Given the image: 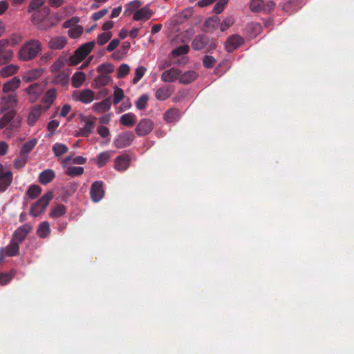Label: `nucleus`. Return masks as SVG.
<instances>
[{"label": "nucleus", "instance_id": "nucleus-1", "mask_svg": "<svg viewBox=\"0 0 354 354\" xmlns=\"http://www.w3.org/2000/svg\"><path fill=\"white\" fill-rule=\"evenodd\" d=\"M41 50V42L37 39H31L22 46L18 53V57L21 61H30L35 58Z\"/></svg>", "mask_w": 354, "mask_h": 354}, {"label": "nucleus", "instance_id": "nucleus-2", "mask_svg": "<svg viewBox=\"0 0 354 354\" xmlns=\"http://www.w3.org/2000/svg\"><path fill=\"white\" fill-rule=\"evenodd\" d=\"M53 197L54 194L52 191L47 192L38 201L31 205L29 214L33 217H37L44 213Z\"/></svg>", "mask_w": 354, "mask_h": 354}, {"label": "nucleus", "instance_id": "nucleus-3", "mask_svg": "<svg viewBox=\"0 0 354 354\" xmlns=\"http://www.w3.org/2000/svg\"><path fill=\"white\" fill-rule=\"evenodd\" d=\"M17 104L18 100L16 93H3L0 101V114L13 109L17 106Z\"/></svg>", "mask_w": 354, "mask_h": 354}, {"label": "nucleus", "instance_id": "nucleus-4", "mask_svg": "<svg viewBox=\"0 0 354 354\" xmlns=\"http://www.w3.org/2000/svg\"><path fill=\"white\" fill-rule=\"evenodd\" d=\"M135 139L133 132L127 131L118 135L113 140V145L117 149H123L129 147Z\"/></svg>", "mask_w": 354, "mask_h": 354}, {"label": "nucleus", "instance_id": "nucleus-5", "mask_svg": "<svg viewBox=\"0 0 354 354\" xmlns=\"http://www.w3.org/2000/svg\"><path fill=\"white\" fill-rule=\"evenodd\" d=\"M153 127L154 123L152 120L144 118L138 122L136 127L135 131L138 136H145L153 131Z\"/></svg>", "mask_w": 354, "mask_h": 354}, {"label": "nucleus", "instance_id": "nucleus-6", "mask_svg": "<svg viewBox=\"0 0 354 354\" xmlns=\"http://www.w3.org/2000/svg\"><path fill=\"white\" fill-rule=\"evenodd\" d=\"M32 230V225L29 223H25L14 232L11 239L20 245Z\"/></svg>", "mask_w": 354, "mask_h": 354}, {"label": "nucleus", "instance_id": "nucleus-7", "mask_svg": "<svg viewBox=\"0 0 354 354\" xmlns=\"http://www.w3.org/2000/svg\"><path fill=\"white\" fill-rule=\"evenodd\" d=\"M104 194L105 192L102 181L97 180L92 183L90 189V196L93 202H99L104 196Z\"/></svg>", "mask_w": 354, "mask_h": 354}, {"label": "nucleus", "instance_id": "nucleus-8", "mask_svg": "<svg viewBox=\"0 0 354 354\" xmlns=\"http://www.w3.org/2000/svg\"><path fill=\"white\" fill-rule=\"evenodd\" d=\"M244 39L239 35H232L225 41V49L232 53L244 44Z\"/></svg>", "mask_w": 354, "mask_h": 354}, {"label": "nucleus", "instance_id": "nucleus-9", "mask_svg": "<svg viewBox=\"0 0 354 354\" xmlns=\"http://www.w3.org/2000/svg\"><path fill=\"white\" fill-rule=\"evenodd\" d=\"M28 100L31 103L35 102L44 92V86L40 83H34L26 88Z\"/></svg>", "mask_w": 354, "mask_h": 354}, {"label": "nucleus", "instance_id": "nucleus-10", "mask_svg": "<svg viewBox=\"0 0 354 354\" xmlns=\"http://www.w3.org/2000/svg\"><path fill=\"white\" fill-rule=\"evenodd\" d=\"M19 254V244L11 239L8 246L0 249V262L2 261L6 257H15Z\"/></svg>", "mask_w": 354, "mask_h": 354}, {"label": "nucleus", "instance_id": "nucleus-11", "mask_svg": "<svg viewBox=\"0 0 354 354\" xmlns=\"http://www.w3.org/2000/svg\"><path fill=\"white\" fill-rule=\"evenodd\" d=\"M8 44V39L0 40V65L8 63L13 57V51L6 48Z\"/></svg>", "mask_w": 354, "mask_h": 354}, {"label": "nucleus", "instance_id": "nucleus-12", "mask_svg": "<svg viewBox=\"0 0 354 354\" xmlns=\"http://www.w3.org/2000/svg\"><path fill=\"white\" fill-rule=\"evenodd\" d=\"M131 161V156L127 153H122L115 158L114 169L118 171H126Z\"/></svg>", "mask_w": 354, "mask_h": 354}, {"label": "nucleus", "instance_id": "nucleus-13", "mask_svg": "<svg viewBox=\"0 0 354 354\" xmlns=\"http://www.w3.org/2000/svg\"><path fill=\"white\" fill-rule=\"evenodd\" d=\"M96 118L91 117L88 120L86 121L85 117H82V120L84 121L86 123L84 126L80 129V131L76 134V136L81 137H88L91 133H93L95 128V122Z\"/></svg>", "mask_w": 354, "mask_h": 354}, {"label": "nucleus", "instance_id": "nucleus-14", "mask_svg": "<svg viewBox=\"0 0 354 354\" xmlns=\"http://www.w3.org/2000/svg\"><path fill=\"white\" fill-rule=\"evenodd\" d=\"M13 180L12 172L3 169L0 172V193L4 192L12 184Z\"/></svg>", "mask_w": 354, "mask_h": 354}, {"label": "nucleus", "instance_id": "nucleus-15", "mask_svg": "<svg viewBox=\"0 0 354 354\" xmlns=\"http://www.w3.org/2000/svg\"><path fill=\"white\" fill-rule=\"evenodd\" d=\"M174 86L170 85H165L158 88L155 93V97L158 101H165L169 98L174 93Z\"/></svg>", "mask_w": 354, "mask_h": 354}, {"label": "nucleus", "instance_id": "nucleus-16", "mask_svg": "<svg viewBox=\"0 0 354 354\" xmlns=\"http://www.w3.org/2000/svg\"><path fill=\"white\" fill-rule=\"evenodd\" d=\"M181 73L180 69L172 67L162 73L161 80L163 82H174L176 80H179Z\"/></svg>", "mask_w": 354, "mask_h": 354}, {"label": "nucleus", "instance_id": "nucleus-17", "mask_svg": "<svg viewBox=\"0 0 354 354\" xmlns=\"http://www.w3.org/2000/svg\"><path fill=\"white\" fill-rule=\"evenodd\" d=\"M21 80L19 77L15 76L8 81L3 83L2 86L3 93H15V91L20 87Z\"/></svg>", "mask_w": 354, "mask_h": 354}, {"label": "nucleus", "instance_id": "nucleus-18", "mask_svg": "<svg viewBox=\"0 0 354 354\" xmlns=\"http://www.w3.org/2000/svg\"><path fill=\"white\" fill-rule=\"evenodd\" d=\"M153 14V10L147 5L136 10L133 15V19L134 21H147L152 17Z\"/></svg>", "mask_w": 354, "mask_h": 354}, {"label": "nucleus", "instance_id": "nucleus-19", "mask_svg": "<svg viewBox=\"0 0 354 354\" xmlns=\"http://www.w3.org/2000/svg\"><path fill=\"white\" fill-rule=\"evenodd\" d=\"M67 44V39L64 36L52 37L48 42V47L51 50H62Z\"/></svg>", "mask_w": 354, "mask_h": 354}, {"label": "nucleus", "instance_id": "nucleus-20", "mask_svg": "<svg viewBox=\"0 0 354 354\" xmlns=\"http://www.w3.org/2000/svg\"><path fill=\"white\" fill-rule=\"evenodd\" d=\"M43 107L40 104H37L30 109L28 116V123L30 126H33L41 115Z\"/></svg>", "mask_w": 354, "mask_h": 354}, {"label": "nucleus", "instance_id": "nucleus-21", "mask_svg": "<svg viewBox=\"0 0 354 354\" xmlns=\"http://www.w3.org/2000/svg\"><path fill=\"white\" fill-rule=\"evenodd\" d=\"M180 118V110L177 108L169 109L163 114V119L167 123H172L177 122L179 120Z\"/></svg>", "mask_w": 354, "mask_h": 354}, {"label": "nucleus", "instance_id": "nucleus-22", "mask_svg": "<svg viewBox=\"0 0 354 354\" xmlns=\"http://www.w3.org/2000/svg\"><path fill=\"white\" fill-rule=\"evenodd\" d=\"M209 42V38L205 35H196L192 40L191 46L195 50L203 49Z\"/></svg>", "mask_w": 354, "mask_h": 354}, {"label": "nucleus", "instance_id": "nucleus-23", "mask_svg": "<svg viewBox=\"0 0 354 354\" xmlns=\"http://www.w3.org/2000/svg\"><path fill=\"white\" fill-rule=\"evenodd\" d=\"M55 178V173L51 169H47L41 171L38 177V181L44 185L52 182Z\"/></svg>", "mask_w": 354, "mask_h": 354}, {"label": "nucleus", "instance_id": "nucleus-24", "mask_svg": "<svg viewBox=\"0 0 354 354\" xmlns=\"http://www.w3.org/2000/svg\"><path fill=\"white\" fill-rule=\"evenodd\" d=\"M220 24V19L217 16H212L207 19L203 24V31L205 32H212L216 30Z\"/></svg>", "mask_w": 354, "mask_h": 354}, {"label": "nucleus", "instance_id": "nucleus-25", "mask_svg": "<svg viewBox=\"0 0 354 354\" xmlns=\"http://www.w3.org/2000/svg\"><path fill=\"white\" fill-rule=\"evenodd\" d=\"M95 98V93L91 89H84L79 92L76 100L84 103L88 104L93 102Z\"/></svg>", "mask_w": 354, "mask_h": 354}, {"label": "nucleus", "instance_id": "nucleus-26", "mask_svg": "<svg viewBox=\"0 0 354 354\" xmlns=\"http://www.w3.org/2000/svg\"><path fill=\"white\" fill-rule=\"evenodd\" d=\"M19 70V66L16 64H10L0 70V76L2 78H8L16 75Z\"/></svg>", "mask_w": 354, "mask_h": 354}, {"label": "nucleus", "instance_id": "nucleus-27", "mask_svg": "<svg viewBox=\"0 0 354 354\" xmlns=\"http://www.w3.org/2000/svg\"><path fill=\"white\" fill-rule=\"evenodd\" d=\"M111 101L110 98H106L100 102H96L93 105V110L98 113H104L111 109Z\"/></svg>", "mask_w": 354, "mask_h": 354}, {"label": "nucleus", "instance_id": "nucleus-28", "mask_svg": "<svg viewBox=\"0 0 354 354\" xmlns=\"http://www.w3.org/2000/svg\"><path fill=\"white\" fill-rule=\"evenodd\" d=\"M69 82V75L65 71H61L57 74L52 80L54 85H60L62 87L68 85Z\"/></svg>", "mask_w": 354, "mask_h": 354}, {"label": "nucleus", "instance_id": "nucleus-29", "mask_svg": "<svg viewBox=\"0 0 354 354\" xmlns=\"http://www.w3.org/2000/svg\"><path fill=\"white\" fill-rule=\"evenodd\" d=\"M198 77L196 72L194 71H188L181 75H180L179 82L183 84H189L195 81Z\"/></svg>", "mask_w": 354, "mask_h": 354}, {"label": "nucleus", "instance_id": "nucleus-30", "mask_svg": "<svg viewBox=\"0 0 354 354\" xmlns=\"http://www.w3.org/2000/svg\"><path fill=\"white\" fill-rule=\"evenodd\" d=\"M111 158V151H106L99 153L95 159L94 162L99 168H101L110 160Z\"/></svg>", "mask_w": 354, "mask_h": 354}, {"label": "nucleus", "instance_id": "nucleus-31", "mask_svg": "<svg viewBox=\"0 0 354 354\" xmlns=\"http://www.w3.org/2000/svg\"><path fill=\"white\" fill-rule=\"evenodd\" d=\"M111 81V77L106 74L97 75L92 82V86L94 88H99L107 85Z\"/></svg>", "mask_w": 354, "mask_h": 354}, {"label": "nucleus", "instance_id": "nucleus-32", "mask_svg": "<svg viewBox=\"0 0 354 354\" xmlns=\"http://www.w3.org/2000/svg\"><path fill=\"white\" fill-rule=\"evenodd\" d=\"M86 80V75L82 71L76 72L71 78V84L73 88H80Z\"/></svg>", "mask_w": 354, "mask_h": 354}, {"label": "nucleus", "instance_id": "nucleus-33", "mask_svg": "<svg viewBox=\"0 0 354 354\" xmlns=\"http://www.w3.org/2000/svg\"><path fill=\"white\" fill-rule=\"evenodd\" d=\"M50 233V225L47 221L41 222L36 231L37 235L39 238L45 239L49 236Z\"/></svg>", "mask_w": 354, "mask_h": 354}, {"label": "nucleus", "instance_id": "nucleus-34", "mask_svg": "<svg viewBox=\"0 0 354 354\" xmlns=\"http://www.w3.org/2000/svg\"><path fill=\"white\" fill-rule=\"evenodd\" d=\"M16 111L14 109L7 111L0 118V129H4L16 115Z\"/></svg>", "mask_w": 354, "mask_h": 354}, {"label": "nucleus", "instance_id": "nucleus-35", "mask_svg": "<svg viewBox=\"0 0 354 354\" xmlns=\"http://www.w3.org/2000/svg\"><path fill=\"white\" fill-rule=\"evenodd\" d=\"M136 115L132 113H128L122 115L120 118V122L121 124L131 127L136 124Z\"/></svg>", "mask_w": 354, "mask_h": 354}, {"label": "nucleus", "instance_id": "nucleus-36", "mask_svg": "<svg viewBox=\"0 0 354 354\" xmlns=\"http://www.w3.org/2000/svg\"><path fill=\"white\" fill-rule=\"evenodd\" d=\"M37 143V140L36 138H32L27 142H26L21 147L20 149V155L28 156L29 153L35 148Z\"/></svg>", "mask_w": 354, "mask_h": 354}, {"label": "nucleus", "instance_id": "nucleus-37", "mask_svg": "<svg viewBox=\"0 0 354 354\" xmlns=\"http://www.w3.org/2000/svg\"><path fill=\"white\" fill-rule=\"evenodd\" d=\"M50 12V8L48 6H44L39 10L33 13L32 15V21L34 22H39L43 21Z\"/></svg>", "mask_w": 354, "mask_h": 354}, {"label": "nucleus", "instance_id": "nucleus-38", "mask_svg": "<svg viewBox=\"0 0 354 354\" xmlns=\"http://www.w3.org/2000/svg\"><path fill=\"white\" fill-rule=\"evenodd\" d=\"M43 72L44 71L41 68L28 71L27 73H26L23 80L26 82H30L39 77L43 74Z\"/></svg>", "mask_w": 354, "mask_h": 354}, {"label": "nucleus", "instance_id": "nucleus-39", "mask_svg": "<svg viewBox=\"0 0 354 354\" xmlns=\"http://www.w3.org/2000/svg\"><path fill=\"white\" fill-rule=\"evenodd\" d=\"M57 97V91L55 88H50L48 89L46 93L44 94L42 101L45 104H48V106H50Z\"/></svg>", "mask_w": 354, "mask_h": 354}, {"label": "nucleus", "instance_id": "nucleus-40", "mask_svg": "<svg viewBox=\"0 0 354 354\" xmlns=\"http://www.w3.org/2000/svg\"><path fill=\"white\" fill-rule=\"evenodd\" d=\"M66 207L62 204H59L57 205L53 208H52L49 214V216L53 218H59L64 216L66 214Z\"/></svg>", "mask_w": 354, "mask_h": 354}, {"label": "nucleus", "instance_id": "nucleus-41", "mask_svg": "<svg viewBox=\"0 0 354 354\" xmlns=\"http://www.w3.org/2000/svg\"><path fill=\"white\" fill-rule=\"evenodd\" d=\"M41 193V188L37 185H30L26 192L27 196L30 199L33 200L37 198Z\"/></svg>", "mask_w": 354, "mask_h": 354}, {"label": "nucleus", "instance_id": "nucleus-42", "mask_svg": "<svg viewBox=\"0 0 354 354\" xmlns=\"http://www.w3.org/2000/svg\"><path fill=\"white\" fill-rule=\"evenodd\" d=\"M142 6V3L139 0H134L125 6L124 14L128 15H131L132 12H135L138 8Z\"/></svg>", "mask_w": 354, "mask_h": 354}, {"label": "nucleus", "instance_id": "nucleus-43", "mask_svg": "<svg viewBox=\"0 0 354 354\" xmlns=\"http://www.w3.org/2000/svg\"><path fill=\"white\" fill-rule=\"evenodd\" d=\"M65 64L66 59L62 57H59L52 64V65L50 67V71L52 73H58L60 71V69L64 67Z\"/></svg>", "mask_w": 354, "mask_h": 354}, {"label": "nucleus", "instance_id": "nucleus-44", "mask_svg": "<svg viewBox=\"0 0 354 354\" xmlns=\"http://www.w3.org/2000/svg\"><path fill=\"white\" fill-rule=\"evenodd\" d=\"M16 272L14 270L8 272L0 273V286L8 284L15 275Z\"/></svg>", "mask_w": 354, "mask_h": 354}, {"label": "nucleus", "instance_id": "nucleus-45", "mask_svg": "<svg viewBox=\"0 0 354 354\" xmlns=\"http://www.w3.org/2000/svg\"><path fill=\"white\" fill-rule=\"evenodd\" d=\"M28 160V156L25 155L21 156L19 154V157L16 158L13 162L14 168L19 170L24 168L27 164Z\"/></svg>", "mask_w": 354, "mask_h": 354}, {"label": "nucleus", "instance_id": "nucleus-46", "mask_svg": "<svg viewBox=\"0 0 354 354\" xmlns=\"http://www.w3.org/2000/svg\"><path fill=\"white\" fill-rule=\"evenodd\" d=\"M68 151V148L66 145L62 143H55L53 146V151L55 156L59 157L63 154L66 153Z\"/></svg>", "mask_w": 354, "mask_h": 354}, {"label": "nucleus", "instance_id": "nucleus-47", "mask_svg": "<svg viewBox=\"0 0 354 354\" xmlns=\"http://www.w3.org/2000/svg\"><path fill=\"white\" fill-rule=\"evenodd\" d=\"M84 31V28L80 25H76L68 30V35L72 39L80 37Z\"/></svg>", "mask_w": 354, "mask_h": 354}, {"label": "nucleus", "instance_id": "nucleus-48", "mask_svg": "<svg viewBox=\"0 0 354 354\" xmlns=\"http://www.w3.org/2000/svg\"><path fill=\"white\" fill-rule=\"evenodd\" d=\"M147 69L145 66H140L135 70L134 77L132 80L133 84H137L145 74Z\"/></svg>", "mask_w": 354, "mask_h": 354}, {"label": "nucleus", "instance_id": "nucleus-49", "mask_svg": "<svg viewBox=\"0 0 354 354\" xmlns=\"http://www.w3.org/2000/svg\"><path fill=\"white\" fill-rule=\"evenodd\" d=\"M84 169L82 167H69L66 171V174L71 177H75L81 176L84 174Z\"/></svg>", "mask_w": 354, "mask_h": 354}, {"label": "nucleus", "instance_id": "nucleus-50", "mask_svg": "<svg viewBox=\"0 0 354 354\" xmlns=\"http://www.w3.org/2000/svg\"><path fill=\"white\" fill-rule=\"evenodd\" d=\"M189 46L185 44V45L180 46L178 48L174 49L171 53L172 55H174L175 57H178V56L187 54L189 53Z\"/></svg>", "mask_w": 354, "mask_h": 354}, {"label": "nucleus", "instance_id": "nucleus-51", "mask_svg": "<svg viewBox=\"0 0 354 354\" xmlns=\"http://www.w3.org/2000/svg\"><path fill=\"white\" fill-rule=\"evenodd\" d=\"M149 101V96L147 94L142 95L136 102V108L139 110H143L146 108Z\"/></svg>", "mask_w": 354, "mask_h": 354}, {"label": "nucleus", "instance_id": "nucleus-52", "mask_svg": "<svg viewBox=\"0 0 354 354\" xmlns=\"http://www.w3.org/2000/svg\"><path fill=\"white\" fill-rule=\"evenodd\" d=\"M95 41H89L82 44L77 49L84 53V56H87L93 49L95 46Z\"/></svg>", "mask_w": 354, "mask_h": 354}, {"label": "nucleus", "instance_id": "nucleus-53", "mask_svg": "<svg viewBox=\"0 0 354 354\" xmlns=\"http://www.w3.org/2000/svg\"><path fill=\"white\" fill-rule=\"evenodd\" d=\"M130 72V67L127 64H122L118 70L117 77L122 79L125 77Z\"/></svg>", "mask_w": 354, "mask_h": 354}, {"label": "nucleus", "instance_id": "nucleus-54", "mask_svg": "<svg viewBox=\"0 0 354 354\" xmlns=\"http://www.w3.org/2000/svg\"><path fill=\"white\" fill-rule=\"evenodd\" d=\"M112 37V33L111 32H104L103 33L100 34L97 36V43L100 46H102L108 42L109 39H111Z\"/></svg>", "mask_w": 354, "mask_h": 354}, {"label": "nucleus", "instance_id": "nucleus-55", "mask_svg": "<svg viewBox=\"0 0 354 354\" xmlns=\"http://www.w3.org/2000/svg\"><path fill=\"white\" fill-rule=\"evenodd\" d=\"M97 70L99 73H101L103 74L106 73V75H107V74L111 73L114 71V66L113 64H111L110 63H106V64H102L98 66Z\"/></svg>", "mask_w": 354, "mask_h": 354}, {"label": "nucleus", "instance_id": "nucleus-56", "mask_svg": "<svg viewBox=\"0 0 354 354\" xmlns=\"http://www.w3.org/2000/svg\"><path fill=\"white\" fill-rule=\"evenodd\" d=\"M229 0H219L214 6L212 12L216 15L221 14L227 4Z\"/></svg>", "mask_w": 354, "mask_h": 354}, {"label": "nucleus", "instance_id": "nucleus-57", "mask_svg": "<svg viewBox=\"0 0 354 354\" xmlns=\"http://www.w3.org/2000/svg\"><path fill=\"white\" fill-rule=\"evenodd\" d=\"M124 97L123 90L118 86L115 88L113 93V102L115 105L118 104Z\"/></svg>", "mask_w": 354, "mask_h": 354}, {"label": "nucleus", "instance_id": "nucleus-58", "mask_svg": "<svg viewBox=\"0 0 354 354\" xmlns=\"http://www.w3.org/2000/svg\"><path fill=\"white\" fill-rule=\"evenodd\" d=\"M216 59L213 56L205 55L203 59V64L206 68H212L216 64Z\"/></svg>", "mask_w": 354, "mask_h": 354}, {"label": "nucleus", "instance_id": "nucleus-59", "mask_svg": "<svg viewBox=\"0 0 354 354\" xmlns=\"http://www.w3.org/2000/svg\"><path fill=\"white\" fill-rule=\"evenodd\" d=\"M263 6V0H252L250 2V10L253 12H259L262 11V8Z\"/></svg>", "mask_w": 354, "mask_h": 354}, {"label": "nucleus", "instance_id": "nucleus-60", "mask_svg": "<svg viewBox=\"0 0 354 354\" xmlns=\"http://www.w3.org/2000/svg\"><path fill=\"white\" fill-rule=\"evenodd\" d=\"M45 3V0H32L30 3L28 8V12H31L34 10H37L39 8H40L44 3Z\"/></svg>", "mask_w": 354, "mask_h": 354}, {"label": "nucleus", "instance_id": "nucleus-61", "mask_svg": "<svg viewBox=\"0 0 354 354\" xmlns=\"http://www.w3.org/2000/svg\"><path fill=\"white\" fill-rule=\"evenodd\" d=\"M234 23V20L232 17H227L223 20L220 25V30L221 32L226 31L230 27H231Z\"/></svg>", "mask_w": 354, "mask_h": 354}, {"label": "nucleus", "instance_id": "nucleus-62", "mask_svg": "<svg viewBox=\"0 0 354 354\" xmlns=\"http://www.w3.org/2000/svg\"><path fill=\"white\" fill-rule=\"evenodd\" d=\"M72 161L73 163L75 164H77V165H83L86 162V158L82 157V156H77L74 158H71V156H67L64 159V162L65 163H68L70 161Z\"/></svg>", "mask_w": 354, "mask_h": 354}, {"label": "nucleus", "instance_id": "nucleus-63", "mask_svg": "<svg viewBox=\"0 0 354 354\" xmlns=\"http://www.w3.org/2000/svg\"><path fill=\"white\" fill-rule=\"evenodd\" d=\"M82 62V59L78 57V56H75V54L74 53L73 55L69 57L68 59H66V64L69 66H73L78 64Z\"/></svg>", "mask_w": 354, "mask_h": 354}, {"label": "nucleus", "instance_id": "nucleus-64", "mask_svg": "<svg viewBox=\"0 0 354 354\" xmlns=\"http://www.w3.org/2000/svg\"><path fill=\"white\" fill-rule=\"evenodd\" d=\"M80 19L77 17H73L70 19L65 21L63 24V27L65 28H73V26H76V24L79 22Z\"/></svg>", "mask_w": 354, "mask_h": 354}]
</instances>
